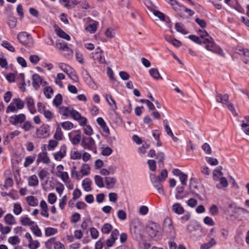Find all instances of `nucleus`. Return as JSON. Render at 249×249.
<instances>
[{
    "instance_id": "nucleus-59",
    "label": "nucleus",
    "mask_w": 249,
    "mask_h": 249,
    "mask_svg": "<svg viewBox=\"0 0 249 249\" xmlns=\"http://www.w3.org/2000/svg\"><path fill=\"white\" fill-rule=\"evenodd\" d=\"M119 76L123 80H127L129 79L130 76L129 74L125 71H121L119 72Z\"/></svg>"
},
{
    "instance_id": "nucleus-22",
    "label": "nucleus",
    "mask_w": 249,
    "mask_h": 249,
    "mask_svg": "<svg viewBox=\"0 0 249 249\" xmlns=\"http://www.w3.org/2000/svg\"><path fill=\"white\" fill-rule=\"evenodd\" d=\"M91 181L89 178H85L82 181V186L84 187L85 191L86 192H89L91 191Z\"/></svg>"
},
{
    "instance_id": "nucleus-14",
    "label": "nucleus",
    "mask_w": 249,
    "mask_h": 249,
    "mask_svg": "<svg viewBox=\"0 0 249 249\" xmlns=\"http://www.w3.org/2000/svg\"><path fill=\"white\" fill-rule=\"evenodd\" d=\"M172 210L175 213L181 215L184 213V209L179 203H176L172 205Z\"/></svg>"
},
{
    "instance_id": "nucleus-57",
    "label": "nucleus",
    "mask_w": 249,
    "mask_h": 249,
    "mask_svg": "<svg viewBox=\"0 0 249 249\" xmlns=\"http://www.w3.org/2000/svg\"><path fill=\"white\" fill-rule=\"evenodd\" d=\"M120 5L123 8L128 9L130 6V1L129 0H121Z\"/></svg>"
},
{
    "instance_id": "nucleus-42",
    "label": "nucleus",
    "mask_w": 249,
    "mask_h": 249,
    "mask_svg": "<svg viewBox=\"0 0 249 249\" xmlns=\"http://www.w3.org/2000/svg\"><path fill=\"white\" fill-rule=\"evenodd\" d=\"M156 159L158 160V162L161 163L162 165V167H163V160L165 159L164 153L162 152H158L156 155Z\"/></svg>"
},
{
    "instance_id": "nucleus-18",
    "label": "nucleus",
    "mask_w": 249,
    "mask_h": 249,
    "mask_svg": "<svg viewBox=\"0 0 249 249\" xmlns=\"http://www.w3.org/2000/svg\"><path fill=\"white\" fill-rule=\"evenodd\" d=\"M119 234V232L117 229H114L112 231L110 237V247L114 245L116 240H117Z\"/></svg>"
},
{
    "instance_id": "nucleus-29",
    "label": "nucleus",
    "mask_w": 249,
    "mask_h": 249,
    "mask_svg": "<svg viewBox=\"0 0 249 249\" xmlns=\"http://www.w3.org/2000/svg\"><path fill=\"white\" fill-rule=\"evenodd\" d=\"M13 102L14 103L17 109H21L23 108L24 106L23 101L20 98L14 99Z\"/></svg>"
},
{
    "instance_id": "nucleus-33",
    "label": "nucleus",
    "mask_w": 249,
    "mask_h": 249,
    "mask_svg": "<svg viewBox=\"0 0 249 249\" xmlns=\"http://www.w3.org/2000/svg\"><path fill=\"white\" fill-rule=\"evenodd\" d=\"M44 93L45 96L48 99H50L52 97V95L53 93V89L50 86H47L44 89Z\"/></svg>"
},
{
    "instance_id": "nucleus-31",
    "label": "nucleus",
    "mask_w": 249,
    "mask_h": 249,
    "mask_svg": "<svg viewBox=\"0 0 249 249\" xmlns=\"http://www.w3.org/2000/svg\"><path fill=\"white\" fill-rule=\"evenodd\" d=\"M5 222L8 225H13L15 223V219L11 214H7L4 217Z\"/></svg>"
},
{
    "instance_id": "nucleus-61",
    "label": "nucleus",
    "mask_w": 249,
    "mask_h": 249,
    "mask_svg": "<svg viewBox=\"0 0 249 249\" xmlns=\"http://www.w3.org/2000/svg\"><path fill=\"white\" fill-rule=\"evenodd\" d=\"M48 197V201L51 204L54 203L56 200V196L53 193L49 194Z\"/></svg>"
},
{
    "instance_id": "nucleus-34",
    "label": "nucleus",
    "mask_w": 249,
    "mask_h": 249,
    "mask_svg": "<svg viewBox=\"0 0 249 249\" xmlns=\"http://www.w3.org/2000/svg\"><path fill=\"white\" fill-rule=\"evenodd\" d=\"M60 113L63 116L68 117L71 114V109L67 107H61L59 109Z\"/></svg>"
},
{
    "instance_id": "nucleus-63",
    "label": "nucleus",
    "mask_w": 249,
    "mask_h": 249,
    "mask_svg": "<svg viewBox=\"0 0 249 249\" xmlns=\"http://www.w3.org/2000/svg\"><path fill=\"white\" fill-rule=\"evenodd\" d=\"M117 215L121 220H124L126 218V214L123 210H119L117 213Z\"/></svg>"
},
{
    "instance_id": "nucleus-9",
    "label": "nucleus",
    "mask_w": 249,
    "mask_h": 249,
    "mask_svg": "<svg viewBox=\"0 0 249 249\" xmlns=\"http://www.w3.org/2000/svg\"><path fill=\"white\" fill-rule=\"evenodd\" d=\"M159 227L155 223H152L146 227V231L152 238L155 237L158 231Z\"/></svg>"
},
{
    "instance_id": "nucleus-36",
    "label": "nucleus",
    "mask_w": 249,
    "mask_h": 249,
    "mask_svg": "<svg viewBox=\"0 0 249 249\" xmlns=\"http://www.w3.org/2000/svg\"><path fill=\"white\" fill-rule=\"evenodd\" d=\"M97 24L98 22H94L93 23L89 25L86 28V30L90 33H93L96 31Z\"/></svg>"
},
{
    "instance_id": "nucleus-46",
    "label": "nucleus",
    "mask_w": 249,
    "mask_h": 249,
    "mask_svg": "<svg viewBox=\"0 0 249 249\" xmlns=\"http://www.w3.org/2000/svg\"><path fill=\"white\" fill-rule=\"evenodd\" d=\"M199 32L200 33L199 37L201 38L202 40H203L204 38H209L210 40H213L212 37L209 35L208 33L205 30L203 31L200 30Z\"/></svg>"
},
{
    "instance_id": "nucleus-16",
    "label": "nucleus",
    "mask_w": 249,
    "mask_h": 249,
    "mask_svg": "<svg viewBox=\"0 0 249 249\" xmlns=\"http://www.w3.org/2000/svg\"><path fill=\"white\" fill-rule=\"evenodd\" d=\"M26 101L27 102V106L31 113L33 114L35 113L36 110L35 107V104L33 99L30 97H27L26 99Z\"/></svg>"
},
{
    "instance_id": "nucleus-5",
    "label": "nucleus",
    "mask_w": 249,
    "mask_h": 249,
    "mask_svg": "<svg viewBox=\"0 0 249 249\" xmlns=\"http://www.w3.org/2000/svg\"><path fill=\"white\" fill-rule=\"evenodd\" d=\"M187 233L190 236H197L198 234V231L201 232L202 229L198 224L196 225H188L186 227Z\"/></svg>"
},
{
    "instance_id": "nucleus-27",
    "label": "nucleus",
    "mask_w": 249,
    "mask_h": 249,
    "mask_svg": "<svg viewBox=\"0 0 249 249\" xmlns=\"http://www.w3.org/2000/svg\"><path fill=\"white\" fill-rule=\"evenodd\" d=\"M177 192L175 195V197L177 199H182L184 198L185 196L182 195L183 192V187L178 186L177 187Z\"/></svg>"
},
{
    "instance_id": "nucleus-53",
    "label": "nucleus",
    "mask_w": 249,
    "mask_h": 249,
    "mask_svg": "<svg viewBox=\"0 0 249 249\" xmlns=\"http://www.w3.org/2000/svg\"><path fill=\"white\" fill-rule=\"evenodd\" d=\"M202 149L207 154H211L212 153V150L210 145L208 143H204L202 146Z\"/></svg>"
},
{
    "instance_id": "nucleus-37",
    "label": "nucleus",
    "mask_w": 249,
    "mask_h": 249,
    "mask_svg": "<svg viewBox=\"0 0 249 249\" xmlns=\"http://www.w3.org/2000/svg\"><path fill=\"white\" fill-rule=\"evenodd\" d=\"M54 138L57 141H60L62 139L63 133L61 131V129L59 126L56 128L55 134L54 135Z\"/></svg>"
},
{
    "instance_id": "nucleus-21",
    "label": "nucleus",
    "mask_w": 249,
    "mask_h": 249,
    "mask_svg": "<svg viewBox=\"0 0 249 249\" xmlns=\"http://www.w3.org/2000/svg\"><path fill=\"white\" fill-rule=\"evenodd\" d=\"M60 2L64 3V6L68 9H71L72 6L77 4L76 0H60Z\"/></svg>"
},
{
    "instance_id": "nucleus-55",
    "label": "nucleus",
    "mask_w": 249,
    "mask_h": 249,
    "mask_svg": "<svg viewBox=\"0 0 249 249\" xmlns=\"http://www.w3.org/2000/svg\"><path fill=\"white\" fill-rule=\"evenodd\" d=\"M39 246V243L37 240H33L29 242V247L31 249H36Z\"/></svg>"
},
{
    "instance_id": "nucleus-35",
    "label": "nucleus",
    "mask_w": 249,
    "mask_h": 249,
    "mask_svg": "<svg viewBox=\"0 0 249 249\" xmlns=\"http://www.w3.org/2000/svg\"><path fill=\"white\" fill-rule=\"evenodd\" d=\"M90 166L88 164H84L80 170L83 176H87L89 173Z\"/></svg>"
},
{
    "instance_id": "nucleus-26",
    "label": "nucleus",
    "mask_w": 249,
    "mask_h": 249,
    "mask_svg": "<svg viewBox=\"0 0 249 249\" xmlns=\"http://www.w3.org/2000/svg\"><path fill=\"white\" fill-rule=\"evenodd\" d=\"M26 199L28 204L31 206L35 207L38 205L37 199L33 196H27Z\"/></svg>"
},
{
    "instance_id": "nucleus-47",
    "label": "nucleus",
    "mask_w": 249,
    "mask_h": 249,
    "mask_svg": "<svg viewBox=\"0 0 249 249\" xmlns=\"http://www.w3.org/2000/svg\"><path fill=\"white\" fill-rule=\"evenodd\" d=\"M9 243L12 245H17L19 243L20 240L18 236H14L12 237H10L8 238V240Z\"/></svg>"
},
{
    "instance_id": "nucleus-56",
    "label": "nucleus",
    "mask_w": 249,
    "mask_h": 249,
    "mask_svg": "<svg viewBox=\"0 0 249 249\" xmlns=\"http://www.w3.org/2000/svg\"><path fill=\"white\" fill-rule=\"evenodd\" d=\"M160 179V180L163 181L167 177V171L166 169L162 170L159 176H157Z\"/></svg>"
},
{
    "instance_id": "nucleus-54",
    "label": "nucleus",
    "mask_w": 249,
    "mask_h": 249,
    "mask_svg": "<svg viewBox=\"0 0 249 249\" xmlns=\"http://www.w3.org/2000/svg\"><path fill=\"white\" fill-rule=\"evenodd\" d=\"M147 163L149 165V169L152 171H154L156 169V164L155 160H149L147 161Z\"/></svg>"
},
{
    "instance_id": "nucleus-38",
    "label": "nucleus",
    "mask_w": 249,
    "mask_h": 249,
    "mask_svg": "<svg viewBox=\"0 0 249 249\" xmlns=\"http://www.w3.org/2000/svg\"><path fill=\"white\" fill-rule=\"evenodd\" d=\"M8 24L10 28H13L15 27L17 25V18L13 16H9Z\"/></svg>"
},
{
    "instance_id": "nucleus-10",
    "label": "nucleus",
    "mask_w": 249,
    "mask_h": 249,
    "mask_svg": "<svg viewBox=\"0 0 249 249\" xmlns=\"http://www.w3.org/2000/svg\"><path fill=\"white\" fill-rule=\"evenodd\" d=\"M66 151L67 147L66 145L63 144L61 146L59 151L53 154L55 160H61L66 156Z\"/></svg>"
},
{
    "instance_id": "nucleus-50",
    "label": "nucleus",
    "mask_w": 249,
    "mask_h": 249,
    "mask_svg": "<svg viewBox=\"0 0 249 249\" xmlns=\"http://www.w3.org/2000/svg\"><path fill=\"white\" fill-rule=\"evenodd\" d=\"M57 140H50L49 142V144L48 146V149L49 150L53 149L58 144Z\"/></svg>"
},
{
    "instance_id": "nucleus-62",
    "label": "nucleus",
    "mask_w": 249,
    "mask_h": 249,
    "mask_svg": "<svg viewBox=\"0 0 249 249\" xmlns=\"http://www.w3.org/2000/svg\"><path fill=\"white\" fill-rule=\"evenodd\" d=\"M71 115L75 120H79V119L81 118V117L80 114L78 111L74 110L73 109H71Z\"/></svg>"
},
{
    "instance_id": "nucleus-45",
    "label": "nucleus",
    "mask_w": 249,
    "mask_h": 249,
    "mask_svg": "<svg viewBox=\"0 0 249 249\" xmlns=\"http://www.w3.org/2000/svg\"><path fill=\"white\" fill-rule=\"evenodd\" d=\"M1 45L11 52H14L15 51L14 47L6 41H3Z\"/></svg>"
},
{
    "instance_id": "nucleus-41",
    "label": "nucleus",
    "mask_w": 249,
    "mask_h": 249,
    "mask_svg": "<svg viewBox=\"0 0 249 249\" xmlns=\"http://www.w3.org/2000/svg\"><path fill=\"white\" fill-rule=\"evenodd\" d=\"M57 231V230L56 229L53 228H47L45 229V235L47 236H49L53 235L54 234H55Z\"/></svg>"
},
{
    "instance_id": "nucleus-15",
    "label": "nucleus",
    "mask_w": 249,
    "mask_h": 249,
    "mask_svg": "<svg viewBox=\"0 0 249 249\" xmlns=\"http://www.w3.org/2000/svg\"><path fill=\"white\" fill-rule=\"evenodd\" d=\"M54 28L56 34L58 36L67 40L71 39L70 36L61 30L58 26L55 25Z\"/></svg>"
},
{
    "instance_id": "nucleus-1",
    "label": "nucleus",
    "mask_w": 249,
    "mask_h": 249,
    "mask_svg": "<svg viewBox=\"0 0 249 249\" xmlns=\"http://www.w3.org/2000/svg\"><path fill=\"white\" fill-rule=\"evenodd\" d=\"M188 38L196 43L201 44H205V48L213 53H216L219 55L224 56L222 49L214 42L213 40H210L209 38H204L202 40L199 37L195 35H190Z\"/></svg>"
},
{
    "instance_id": "nucleus-51",
    "label": "nucleus",
    "mask_w": 249,
    "mask_h": 249,
    "mask_svg": "<svg viewBox=\"0 0 249 249\" xmlns=\"http://www.w3.org/2000/svg\"><path fill=\"white\" fill-rule=\"evenodd\" d=\"M61 125L64 129L67 130L71 129L73 126V124L69 121L62 123Z\"/></svg>"
},
{
    "instance_id": "nucleus-6",
    "label": "nucleus",
    "mask_w": 249,
    "mask_h": 249,
    "mask_svg": "<svg viewBox=\"0 0 249 249\" xmlns=\"http://www.w3.org/2000/svg\"><path fill=\"white\" fill-rule=\"evenodd\" d=\"M81 145L85 149L93 150L95 142L91 137H84L82 140Z\"/></svg>"
},
{
    "instance_id": "nucleus-7",
    "label": "nucleus",
    "mask_w": 249,
    "mask_h": 249,
    "mask_svg": "<svg viewBox=\"0 0 249 249\" xmlns=\"http://www.w3.org/2000/svg\"><path fill=\"white\" fill-rule=\"evenodd\" d=\"M49 126L48 124H43L41 126L37 129L36 134L38 138H45L49 135Z\"/></svg>"
},
{
    "instance_id": "nucleus-58",
    "label": "nucleus",
    "mask_w": 249,
    "mask_h": 249,
    "mask_svg": "<svg viewBox=\"0 0 249 249\" xmlns=\"http://www.w3.org/2000/svg\"><path fill=\"white\" fill-rule=\"evenodd\" d=\"M17 108H16L14 103L12 102L10 104V105L7 107L6 109V113H9V112H16L17 111Z\"/></svg>"
},
{
    "instance_id": "nucleus-19",
    "label": "nucleus",
    "mask_w": 249,
    "mask_h": 249,
    "mask_svg": "<svg viewBox=\"0 0 249 249\" xmlns=\"http://www.w3.org/2000/svg\"><path fill=\"white\" fill-rule=\"evenodd\" d=\"M40 160L42 161L45 164H48L50 163V160L47 156V152H42L38 154V158L37 160V161L39 162Z\"/></svg>"
},
{
    "instance_id": "nucleus-49",
    "label": "nucleus",
    "mask_w": 249,
    "mask_h": 249,
    "mask_svg": "<svg viewBox=\"0 0 249 249\" xmlns=\"http://www.w3.org/2000/svg\"><path fill=\"white\" fill-rule=\"evenodd\" d=\"M22 212V208L19 203H15L14 205V213L16 215L19 214Z\"/></svg>"
},
{
    "instance_id": "nucleus-28",
    "label": "nucleus",
    "mask_w": 249,
    "mask_h": 249,
    "mask_svg": "<svg viewBox=\"0 0 249 249\" xmlns=\"http://www.w3.org/2000/svg\"><path fill=\"white\" fill-rule=\"evenodd\" d=\"M216 242L214 238H212L211 240L207 243L202 244L201 246V249H209L216 244Z\"/></svg>"
},
{
    "instance_id": "nucleus-11",
    "label": "nucleus",
    "mask_w": 249,
    "mask_h": 249,
    "mask_svg": "<svg viewBox=\"0 0 249 249\" xmlns=\"http://www.w3.org/2000/svg\"><path fill=\"white\" fill-rule=\"evenodd\" d=\"M30 37V34L25 32H20L18 35V40L23 45L28 43Z\"/></svg>"
},
{
    "instance_id": "nucleus-2",
    "label": "nucleus",
    "mask_w": 249,
    "mask_h": 249,
    "mask_svg": "<svg viewBox=\"0 0 249 249\" xmlns=\"http://www.w3.org/2000/svg\"><path fill=\"white\" fill-rule=\"evenodd\" d=\"M142 225L139 220L133 221L130 227V231L134 238H138L141 235Z\"/></svg>"
},
{
    "instance_id": "nucleus-40",
    "label": "nucleus",
    "mask_w": 249,
    "mask_h": 249,
    "mask_svg": "<svg viewBox=\"0 0 249 249\" xmlns=\"http://www.w3.org/2000/svg\"><path fill=\"white\" fill-rule=\"evenodd\" d=\"M96 184L100 188L104 187L103 179L99 175H96L94 177Z\"/></svg>"
},
{
    "instance_id": "nucleus-3",
    "label": "nucleus",
    "mask_w": 249,
    "mask_h": 249,
    "mask_svg": "<svg viewBox=\"0 0 249 249\" xmlns=\"http://www.w3.org/2000/svg\"><path fill=\"white\" fill-rule=\"evenodd\" d=\"M150 178L154 187L157 190L158 193L160 195H163L164 191L162 185L161 184V182L162 181L160 180L159 178L155 174H151L150 175Z\"/></svg>"
},
{
    "instance_id": "nucleus-17",
    "label": "nucleus",
    "mask_w": 249,
    "mask_h": 249,
    "mask_svg": "<svg viewBox=\"0 0 249 249\" xmlns=\"http://www.w3.org/2000/svg\"><path fill=\"white\" fill-rule=\"evenodd\" d=\"M215 99L217 102L223 104H226L229 101V95L227 94L222 95L221 94L216 93Z\"/></svg>"
},
{
    "instance_id": "nucleus-43",
    "label": "nucleus",
    "mask_w": 249,
    "mask_h": 249,
    "mask_svg": "<svg viewBox=\"0 0 249 249\" xmlns=\"http://www.w3.org/2000/svg\"><path fill=\"white\" fill-rule=\"evenodd\" d=\"M31 230L33 231L35 235L38 237H41L42 233L40 230L38 228L37 225H34L31 228Z\"/></svg>"
},
{
    "instance_id": "nucleus-8",
    "label": "nucleus",
    "mask_w": 249,
    "mask_h": 249,
    "mask_svg": "<svg viewBox=\"0 0 249 249\" xmlns=\"http://www.w3.org/2000/svg\"><path fill=\"white\" fill-rule=\"evenodd\" d=\"M25 118V115L24 114L15 115L10 117L9 122L11 124L16 125L18 123H21L24 122Z\"/></svg>"
},
{
    "instance_id": "nucleus-64",
    "label": "nucleus",
    "mask_w": 249,
    "mask_h": 249,
    "mask_svg": "<svg viewBox=\"0 0 249 249\" xmlns=\"http://www.w3.org/2000/svg\"><path fill=\"white\" fill-rule=\"evenodd\" d=\"M81 139V135L79 134H77L74 136V137L71 140L72 143L73 144H78Z\"/></svg>"
},
{
    "instance_id": "nucleus-44",
    "label": "nucleus",
    "mask_w": 249,
    "mask_h": 249,
    "mask_svg": "<svg viewBox=\"0 0 249 249\" xmlns=\"http://www.w3.org/2000/svg\"><path fill=\"white\" fill-rule=\"evenodd\" d=\"M142 103H146L149 110H153L155 109V107L154 104L148 100L141 99L140 101Z\"/></svg>"
},
{
    "instance_id": "nucleus-39",
    "label": "nucleus",
    "mask_w": 249,
    "mask_h": 249,
    "mask_svg": "<svg viewBox=\"0 0 249 249\" xmlns=\"http://www.w3.org/2000/svg\"><path fill=\"white\" fill-rule=\"evenodd\" d=\"M62 96L60 94H58L53 100V104L56 107H58L62 103Z\"/></svg>"
},
{
    "instance_id": "nucleus-23",
    "label": "nucleus",
    "mask_w": 249,
    "mask_h": 249,
    "mask_svg": "<svg viewBox=\"0 0 249 249\" xmlns=\"http://www.w3.org/2000/svg\"><path fill=\"white\" fill-rule=\"evenodd\" d=\"M149 73L150 75L153 77L154 79H162V77L160 75L159 71L157 69L152 68L149 70Z\"/></svg>"
},
{
    "instance_id": "nucleus-60",
    "label": "nucleus",
    "mask_w": 249,
    "mask_h": 249,
    "mask_svg": "<svg viewBox=\"0 0 249 249\" xmlns=\"http://www.w3.org/2000/svg\"><path fill=\"white\" fill-rule=\"evenodd\" d=\"M33 126H32L31 123L29 121H26L24 122L22 128L25 131H29Z\"/></svg>"
},
{
    "instance_id": "nucleus-52",
    "label": "nucleus",
    "mask_w": 249,
    "mask_h": 249,
    "mask_svg": "<svg viewBox=\"0 0 249 249\" xmlns=\"http://www.w3.org/2000/svg\"><path fill=\"white\" fill-rule=\"evenodd\" d=\"M182 185H186V182L187 180L188 176L187 174L183 173L180 176L178 177Z\"/></svg>"
},
{
    "instance_id": "nucleus-24",
    "label": "nucleus",
    "mask_w": 249,
    "mask_h": 249,
    "mask_svg": "<svg viewBox=\"0 0 249 249\" xmlns=\"http://www.w3.org/2000/svg\"><path fill=\"white\" fill-rule=\"evenodd\" d=\"M97 122L98 124L102 128L103 131L106 133H108L109 129L108 127L107 126L106 123H105L104 120L102 118L99 117L97 119Z\"/></svg>"
},
{
    "instance_id": "nucleus-32",
    "label": "nucleus",
    "mask_w": 249,
    "mask_h": 249,
    "mask_svg": "<svg viewBox=\"0 0 249 249\" xmlns=\"http://www.w3.org/2000/svg\"><path fill=\"white\" fill-rule=\"evenodd\" d=\"M175 28L178 32H180L182 34L186 35L188 33V32L184 29L183 25L181 23H176Z\"/></svg>"
},
{
    "instance_id": "nucleus-30",
    "label": "nucleus",
    "mask_w": 249,
    "mask_h": 249,
    "mask_svg": "<svg viewBox=\"0 0 249 249\" xmlns=\"http://www.w3.org/2000/svg\"><path fill=\"white\" fill-rule=\"evenodd\" d=\"M20 222L23 226H31L34 224V222L31 221L27 216L22 217L20 219Z\"/></svg>"
},
{
    "instance_id": "nucleus-25",
    "label": "nucleus",
    "mask_w": 249,
    "mask_h": 249,
    "mask_svg": "<svg viewBox=\"0 0 249 249\" xmlns=\"http://www.w3.org/2000/svg\"><path fill=\"white\" fill-rule=\"evenodd\" d=\"M28 184L30 186H35L38 184V180L37 176L35 175H32L29 178Z\"/></svg>"
},
{
    "instance_id": "nucleus-20",
    "label": "nucleus",
    "mask_w": 249,
    "mask_h": 249,
    "mask_svg": "<svg viewBox=\"0 0 249 249\" xmlns=\"http://www.w3.org/2000/svg\"><path fill=\"white\" fill-rule=\"evenodd\" d=\"M222 169V167L220 166L217 168L214 169L213 171V178L214 180L217 181L220 178V176H223V174L221 172Z\"/></svg>"
},
{
    "instance_id": "nucleus-12",
    "label": "nucleus",
    "mask_w": 249,
    "mask_h": 249,
    "mask_svg": "<svg viewBox=\"0 0 249 249\" xmlns=\"http://www.w3.org/2000/svg\"><path fill=\"white\" fill-rule=\"evenodd\" d=\"M163 227L165 231H167L170 232H173L174 234H175V231L173 226L172 225V220L170 218L166 217L164 219Z\"/></svg>"
},
{
    "instance_id": "nucleus-13",
    "label": "nucleus",
    "mask_w": 249,
    "mask_h": 249,
    "mask_svg": "<svg viewBox=\"0 0 249 249\" xmlns=\"http://www.w3.org/2000/svg\"><path fill=\"white\" fill-rule=\"evenodd\" d=\"M32 80L33 86L36 89H37L42 83V79L38 74H35L33 75Z\"/></svg>"
},
{
    "instance_id": "nucleus-4",
    "label": "nucleus",
    "mask_w": 249,
    "mask_h": 249,
    "mask_svg": "<svg viewBox=\"0 0 249 249\" xmlns=\"http://www.w3.org/2000/svg\"><path fill=\"white\" fill-rule=\"evenodd\" d=\"M226 212L228 216L234 220L237 219L239 218L238 214L240 212H241L244 213H249L248 211L244 208L241 207H234L233 208V210H232V211L228 209Z\"/></svg>"
},
{
    "instance_id": "nucleus-48",
    "label": "nucleus",
    "mask_w": 249,
    "mask_h": 249,
    "mask_svg": "<svg viewBox=\"0 0 249 249\" xmlns=\"http://www.w3.org/2000/svg\"><path fill=\"white\" fill-rule=\"evenodd\" d=\"M207 162L212 165H217L218 164V161L216 159L211 157H206Z\"/></svg>"
}]
</instances>
